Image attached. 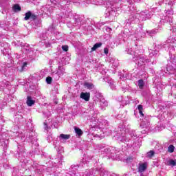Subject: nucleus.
<instances>
[{"instance_id":"f257e3e1","label":"nucleus","mask_w":176,"mask_h":176,"mask_svg":"<svg viewBox=\"0 0 176 176\" xmlns=\"http://www.w3.org/2000/svg\"><path fill=\"white\" fill-rule=\"evenodd\" d=\"M32 20V21H35L38 19V15L32 13L31 11H28L25 13L24 20L28 21V20Z\"/></svg>"},{"instance_id":"f03ea898","label":"nucleus","mask_w":176,"mask_h":176,"mask_svg":"<svg viewBox=\"0 0 176 176\" xmlns=\"http://www.w3.org/2000/svg\"><path fill=\"white\" fill-rule=\"evenodd\" d=\"M80 98L85 100V101L90 100V92H82L80 95Z\"/></svg>"},{"instance_id":"7ed1b4c3","label":"nucleus","mask_w":176,"mask_h":176,"mask_svg":"<svg viewBox=\"0 0 176 176\" xmlns=\"http://www.w3.org/2000/svg\"><path fill=\"white\" fill-rule=\"evenodd\" d=\"M146 168H148V164L146 162L139 164L138 170L140 173H144Z\"/></svg>"},{"instance_id":"20e7f679","label":"nucleus","mask_w":176,"mask_h":176,"mask_svg":"<svg viewBox=\"0 0 176 176\" xmlns=\"http://www.w3.org/2000/svg\"><path fill=\"white\" fill-rule=\"evenodd\" d=\"M26 104L28 107H32V105L35 104V100H32V98L31 96H28Z\"/></svg>"},{"instance_id":"39448f33","label":"nucleus","mask_w":176,"mask_h":176,"mask_svg":"<svg viewBox=\"0 0 176 176\" xmlns=\"http://www.w3.org/2000/svg\"><path fill=\"white\" fill-rule=\"evenodd\" d=\"M102 46V43H98L94 45L93 47L91 49V52H96L97 49H99V47H101Z\"/></svg>"},{"instance_id":"423d86ee","label":"nucleus","mask_w":176,"mask_h":176,"mask_svg":"<svg viewBox=\"0 0 176 176\" xmlns=\"http://www.w3.org/2000/svg\"><path fill=\"white\" fill-rule=\"evenodd\" d=\"M13 12H21V7L19 4H15L12 7Z\"/></svg>"},{"instance_id":"0eeeda50","label":"nucleus","mask_w":176,"mask_h":176,"mask_svg":"<svg viewBox=\"0 0 176 176\" xmlns=\"http://www.w3.org/2000/svg\"><path fill=\"white\" fill-rule=\"evenodd\" d=\"M84 86L89 90H93V88L94 87V85L91 82H85Z\"/></svg>"},{"instance_id":"6e6552de","label":"nucleus","mask_w":176,"mask_h":176,"mask_svg":"<svg viewBox=\"0 0 176 176\" xmlns=\"http://www.w3.org/2000/svg\"><path fill=\"white\" fill-rule=\"evenodd\" d=\"M138 85L139 86V88L142 89H144V86L145 85V82H144V80L140 79V80H138Z\"/></svg>"},{"instance_id":"1a4fd4ad","label":"nucleus","mask_w":176,"mask_h":176,"mask_svg":"<svg viewBox=\"0 0 176 176\" xmlns=\"http://www.w3.org/2000/svg\"><path fill=\"white\" fill-rule=\"evenodd\" d=\"M74 130L79 137H80L83 134V131H82V129H79L78 127H75Z\"/></svg>"},{"instance_id":"9d476101","label":"nucleus","mask_w":176,"mask_h":176,"mask_svg":"<svg viewBox=\"0 0 176 176\" xmlns=\"http://www.w3.org/2000/svg\"><path fill=\"white\" fill-rule=\"evenodd\" d=\"M60 138H62V140H69V138H71V135H65L62 133L60 135Z\"/></svg>"},{"instance_id":"9b49d317","label":"nucleus","mask_w":176,"mask_h":176,"mask_svg":"<svg viewBox=\"0 0 176 176\" xmlns=\"http://www.w3.org/2000/svg\"><path fill=\"white\" fill-rule=\"evenodd\" d=\"M138 109L139 111V113H140V115L144 117V113L142 112V111H144V108L142 107V105L140 104L138 106Z\"/></svg>"},{"instance_id":"f8f14e48","label":"nucleus","mask_w":176,"mask_h":176,"mask_svg":"<svg viewBox=\"0 0 176 176\" xmlns=\"http://www.w3.org/2000/svg\"><path fill=\"white\" fill-rule=\"evenodd\" d=\"M147 156L148 157H149L150 159H152V157H153V156H155V151H150L147 153Z\"/></svg>"},{"instance_id":"ddd939ff","label":"nucleus","mask_w":176,"mask_h":176,"mask_svg":"<svg viewBox=\"0 0 176 176\" xmlns=\"http://www.w3.org/2000/svg\"><path fill=\"white\" fill-rule=\"evenodd\" d=\"M174 149H175L174 145L170 144L168 148V152H170V153H173V152H174Z\"/></svg>"},{"instance_id":"4468645a","label":"nucleus","mask_w":176,"mask_h":176,"mask_svg":"<svg viewBox=\"0 0 176 176\" xmlns=\"http://www.w3.org/2000/svg\"><path fill=\"white\" fill-rule=\"evenodd\" d=\"M169 166H175L176 165V160H170L168 161Z\"/></svg>"},{"instance_id":"2eb2a0df","label":"nucleus","mask_w":176,"mask_h":176,"mask_svg":"<svg viewBox=\"0 0 176 176\" xmlns=\"http://www.w3.org/2000/svg\"><path fill=\"white\" fill-rule=\"evenodd\" d=\"M52 77L48 76L46 78V82L47 83V85H50V83H52Z\"/></svg>"},{"instance_id":"dca6fc26","label":"nucleus","mask_w":176,"mask_h":176,"mask_svg":"<svg viewBox=\"0 0 176 176\" xmlns=\"http://www.w3.org/2000/svg\"><path fill=\"white\" fill-rule=\"evenodd\" d=\"M62 50H63L64 52H67V51H68V45H63V46H62Z\"/></svg>"},{"instance_id":"f3484780","label":"nucleus","mask_w":176,"mask_h":176,"mask_svg":"<svg viewBox=\"0 0 176 176\" xmlns=\"http://www.w3.org/2000/svg\"><path fill=\"white\" fill-rule=\"evenodd\" d=\"M104 54H108V53H109V50H108V48H104Z\"/></svg>"},{"instance_id":"a211bd4d","label":"nucleus","mask_w":176,"mask_h":176,"mask_svg":"<svg viewBox=\"0 0 176 176\" xmlns=\"http://www.w3.org/2000/svg\"><path fill=\"white\" fill-rule=\"evenodd\" d=\"M133 157H128L126 158V162H133Z\"/></svg>"},{"instance_id":"6ab92c4d","label":"nucleus","mask_w":176,"mask_h":176,"mask_svg":"<svg viewBox=\"0 0 176 176\" xmlns=\"http://www.w3.org/2000/svg\"><path fill=\"white\" fill-rule=\"evenodd\" d=\"M26 65H28L27 62L23 63L22 68H24Z\"/></svg>"},{"instance_id":"aec40b11","label":"nucleus","mask_w":176,"mask_h":176,"mask_svg":"<svg viewBox=\"0 0 176 176\" xmlns=\"http://www.w3.org/2000/svg\"><path fill=\"white\" fill-rule=\"evenodd\" d=\"M45 126H47L46 123H44Z\"/></svg>"}]
</instances>
